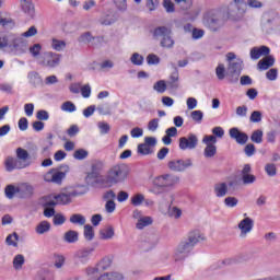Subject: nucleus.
Listing matches in <instances>:
<instances>
[{"label":"nucleus","mask_w":280,"mask_h":280,"mask_svg":"<svg viewBox=\"0 0 280 280\" xmlns=\"http://www.w3.org/2000/svg\"><path fill=\"white\" fill-rule=\"evenodd\" d=\"M100 237L102 240H113L115 237V230L113 228H105L100 230Z\"/></svg>","instance_id":"e433bc0d"},{"label":"nucleus","mask_w":280,"mask_h":280,"mask_svg":"<svg viewBox=\"0 0 280 280\" xmlns=\"http://www.w3.org/2000/svg\"><path fill=\"white\" fill-rule=\"evenodd\" d=\"M180 183V177L178 175L174 174H164L161 176H158L153 180V185L155 187H159L160 189H176V186Z\"/></svg>","instance_id":"423d86ee"},{"label":"nucleus","mask_w":280,"mask_h":280,"mask_svg":"<svg viewBox=\"0 0 280 280\" xmlns=\"http://www.w3.org/2000/svg\"><path fill=\"white\" fill-rule=\"evenodd\" d=\"M34 196V186L30 183H21L18 185V198L21 200H30Z\"/></svg>","instance_id":"2eb2a0df"},{"label":"nucleus","mask_w":280,"mask_h":280,"mask_svg":"<svg viewBox=\"0 0 280 280\" xmlns=\"http://www.w3.org/2000/svg\"><path fill=\"white\" fill-rule=\"evenodd\" d=\"M160 45L164 49H173L175 42H174V37H172V34H168L163 39H161Z\"/></svg>","instance_id":"473e14b6"},{"label":"nucleus","mask_w":280,"mask_h":280,"mask_svg":"<svg viewBox=\"0 0 280 280\" xmlns=\"http://www.w3.org/2000/svg\"><path fill=\"white\" fill-rule=\"evenodd\" d=\"M202 24L210 32H220L224 27V15L218 9H209L202 14Z\"/></svg>","instance_id":"f03ea898"},{"label":"nucleus","mask_w":280,"mask_h":280,"mask_svg":"<svg viewBox=\"0 0 280 280\" xmlns=\"http://www.w3.org/2000/svg\"><path fill=\"white\" fill-rule=\"evenodd\" d=\"M138 154H142V156H148V154H154V150L152 148L148 147V144L140 143L138 144Z\"/></svg>","instance_id":"a19ab883"},{"label":"nucleus","mask_w":280,"mask_h":280,"mask_svg":"<svg viewBox=\"0 0 280 280\" xmlns=\"http://www.w3.org/2000/svg\"><path fill=\"white\" fill-rule=\"evenodd\" d=\"M88 156H89V151L84 149H78L73 153V159H75L77 161H84V159H86Z\"/></svg>","instance_id":"09e8293b"},{"label":"nucleus","mask_w":280,"mask_h":280,"mask_svg":"<svg viewBox=\"0 0 280 280\" xmlns=\"http://www.w3.org/2000/svg\"><path fill=\"white\" fill-rule=\"evenodd\" d=\"M21 8L24 14H27L31 19H34L36 14V8L34 7V2L32 0H20Z\"/></svg>","instance_id":"4be33fe9"},{"label":"nucleus","mask_w":280,"mask_h":280,"mask_svg":"<svg viewBox=\"0 0 280 280\" xmlns=\"http://www.w3.org/2000/svg\"><path fill=\"white\" fill-rule=\"evenodd\" d=\"M115 209H117V203L114 200H107L105 203L106 213H115Z\"/></svg>","instance_id":"69168bd1"},{"label":"nucleus","mask_w":280,"mask_h":280,"mask_svg":"<svg viewBox=\"0 0 280 280\" xmlns=\"http://www.w3.org/2000/svg\"><path fill=\"white\" fill-rule=\"evenodd\" d=\"M128 178V165L116 164L113 165L105 175L106 184L112 187V185H119Z\"/></svg>","instance_id":"20e7f679"},{"label":"nucleus","mask_w":280,"mask_h":280,"mask_svg":"<svg viewBox=\"0 0 280 280\" xmlns=\"http://www.w3.org/2000/svg\"><path fill=\"white\" fill-rule=\"evenodd\" d=\"M51 231V223L49 221H42L37 224L35 232L37 235H45V233H49Z\"/></svg>","instance_id":"c756f323"},{"label":"nucleus","mask_w":280,"mask_h":280,"mask_svg":"<svg viewBox=\"0 0 280 280\" xmlns=\"http://www.w3.org/2000/svg\"><path fill=\"white\" fill-rule=\"evenodd\" d=\"M16 159H18V161H20V163H22V165H26L25 168L30 167V165H32V163L28 161L30 152H27V150H25L23 148L16 149Z\"/></svg>","instance_id":"b1692460"},{"label":"nucleus","mask_w":280,"mask_h":280,"mask_svg":"<svg viewBox=\"0 0 280 280\" xmlns=\"http://www.w3.org/2000/svg\"><path fill=\"white\" fill-rule=\"evenodd\" d=\"M244 152L247 156H255V152H256L255 144L253 143L246 144L244 148Z\"/></svg>","instance_id":"338daca9"},{"label":"nucleus","mask_w":280,"mask_h":280,"mask_svg":"<svg viewBox=\"0 0 280 280\" xmlns=\"http://www.w3.org/2000/svg\"><path fill=\"white\" fill-rule=\"evenodd\" d=\"M36 118L38 119V121H47L49 119V112L45 109H39L36 113Z\"/></svg>","instance_id":"e2e57ef3"},{"label":"nucleus","mask_w":280,"mask_h":280,"mask_svg":"<svg viewBox=\"0 0 280 280\" xmlns=\"http://www.w3.org/2000/svg\"><path fill=\"white\" fill-rule=\"evenodd\" d=\"M61 110H63V113H75V110H78V107H75V104H73V102L68 101L61 105Z\"/></svg>","instance_id":"49530a36"},{"label":"nucleus","mask_w":280,"mask_h":280,"mask_svg":"<svg viewBox=\"0 0 280 280\" xmlns=\"http://www.w3.org/2000/svg\"><path fill=\"white\" fill-rule=\"evenodd\" d=\"M143 202H145V196H143V194H136L131 197V205L133 207H141Z\"/></svg>","instance_id":"37998d69"},{"label":"nucleus","mask_w":280,"mask_h":280,"mask_svg":"<svg viewBox=\"0 0 280 280\" xmlns=\"http://www.w3.org/2000/svg\"><path fill=\"white\" fill-rule=\"evenodd\" d=\"M67 173H69V165L62 164L58 168H50L44 175V180L46 183H54L55 185H62V179L67 178Z\"/></svg>","instance_id":"39448f33"},{"label":"nucleus","mask_w":280,"mask_h":280,"mask_svg":"<svg viewBox=\"0 0 280 280\" xmlns=\"http://www.w3.org/2000/svg\"><path fill=\"white\" fill-rule=\"evenodd\" d=\"M50 45L55 51H63L67 48V42L56 38H52Z\"/></svg>","instance_id":"4c0bfd02"},{"label":"nucleus","mask_w":280,"mask_h":280,"mask_svg":"<svg viewBox=\"0 0 280 280\" xmlns=\"http://www.w3.org/2000/svg\"><path fill=\"white\" fill-rule=\"evenodd\" d=\"M188 244L195 248L197 244H200V242H203L205 235L200 233L198 230L190 231L187 235V238H185Z\"/></svg>","instance_id":"412c9836"},{"label":"nucleus","mask_w":280,"mask_h":280,"mask_svg":"<svg viewBox=\"0 0 280 280\" xmlns=\"http://www.w3.org/2000/svg\"><path fill=\"white\" fill-rule=\"evenodd\" d=\"M91 40H95V37H93V35L90 32L83 33L82 35H80V37L78 38L79 43H83V44H88L91 43Z\"/></svg>","instance_id":"603ef678"},{"label":"nucleus","mask_w":280,"mask_h":280,"mask_svg":"<svg viewBox=\"0 0 280 280\" xmlns=\"http://www.w3.org/2000/svg\"><path fill=\"white\" fill-rule=\"evenodd\" d=\"M255 226V221L248 217L243 219L238 223V229L241 231V237H246L250 231H253V228Z\"/></svg>","instance_id":"6ab92c4d"},{"label":"nucleus","mask_w":280,"mask_h":280,"mask_svg":"<svg viewBox=\"0 0 280 280\" xmlns=\"http://www.w3.org/2000/svg\"><path fill=\"white\" fill-rule=\"evenodd\" d=\"M265 172L270 177L277 176V165L272 163L266 164Z\"/></svg>","instance_id":"4d7b16f0"},{"label":"nucleus","mask_w":280,"mask_h":280,"mask_svg":"<svg viewBox=\"0 0 280 280\" xmlns=\"http://www.w3.org/2000/svg\"><path fill=\"white\" fill-rule=\"evenodd\" d=\"M278 75H279V70H277L276 68H271L266 73L267 80H270L271 82H275V80H277Z\"/></svg>","instance_id":"052dcab7"},{"label":"nucleus","mask_w":280,"mask_h":280,"mask_svg":"<svg viewBox=\"0 0 280 280\" xmlns=\"http://www.w3.org/2000/svg\"><path fill=\"white\" fill-rule=\"evenodd\" d=\"M253 143H264V131L261 129L254 130L250 136Z\"/></svg>","instance_id":"58836bf2"},{"label":"nucleus","mask_w":280,"mask_h":280,"mask_svg":"<svg viewBox=\"0 0 280 280\" xmlns=\"http://www.w3.org/2000/svg\"><path fill=\"white\" fill-rule=\"evenodd\" d=\"M147 62L148 65H159V62H161V59L159 58V56L150 54L147 57Z\"/></svg>","instance_id":"774afa93"},{"label":"nucleus","mask_w":280,"mask_h":280,"mask_svg":"<svg viewBox=\"0 0 280 280\" xmlns=\"http://www.w3.org/2000/svg\"><path fill=\"white\" fill-rule=\"evenodd\" d=\"M152 222H153V220L151 217H142L136 223V229H138V231H143V229H145V226H150V224H152Z\"/></svg>","instance_id":"2f4dec72"},{"label":"nucleus","mask_w":280,"mask_h":280,"mask_svg":"<svg viewBox=\"0 0 280 280\" xmlns=\"http://www.w3.org/2000/svg\"><path fill=\"white\" fill-rule=\"evenodd\" d=\"M190 117L196 124H202V119H205V113H202L200 109H197L190 113Z\"/></svg>","instance_id":"a18cd8bd"},{"label":"nucleus","mask_w":280,"mask_h":280,"mask_svg":"<svg viewBox=\"0 0 280 280\" xmlns=\"http://www.w3.org/2000/svg\"><path fill=\"white\" fill-rule=\"evenodd\" d=\"M42 49L43 46L40 44H34L30 47V54L33 56V58H38V56H40Z\"/></svg>","instance_id":"6e6d98bb"},{"label":"nucleus","mask_w":280,"mask_h":280,"mask_svg":"<svg viewBox=\"0 0 280 280\" xmlns=\"http://www.w3.org/2000/svg\"><path fill=\"white\" fill-rule=\"evenodd\" d=\"M28 84L34 89H38V86H43V77L37 71H31L27 73Z\"/></svg>","instance_id":"5701e85b"},{"label":"nucleus","mask_w":280,"mask_h":280,"mask_svg":"<svg viewBox=\"0 0 280 280\" xmlns=\"http://www.w3.org/2000/svg\"><path fill=\"white\" fill-rule=\"evenodd\" d=\"M109 262L102 260L96 267H89L86 269L88 280H124V276L119 272L104 273L100 276V270H106Z\"/></svg>","instance_id":"7ed1b4c3"},{"label":"nucleus","mask_w":280,"mask_h":280,"mask_svg":"<svg viewBox=\"0 0 280 280\" xmlns=\"http://www.w3.org/2000/svg\"><path fill=\"white\" fill-rule=\"evenodd\" d=\"M71 224H78L84 226L86 224V218L80 213H74L70 217Z\"/></svg>","instance_id":"72a5a7b5"},{"label":"nucleus","mask_w":280,"mask_h":280,"mask_svg":"<svg viewBox=\"0 0 280 280\" xmlns=\"http://www.w3.org/2000/svg\"><path fill=\"white\" fill-rule=\"evenodd\" d=\"M130 62H132L136 67H141V65H143V56H141L139 52H135L130 57Z\"/></svg>","instance_id":"8fccbe9b"},{"label":"nucleus","mask_w":280,"mask_h":280,"mask_svg":"<svg viewBox=\"0 0 280 280\" xmlns=\"http://www.w3.org/2000/svg\"><path fill=\"white\" fill-rule=\"evenodd\" d=\"M163 7L168 14L176 12V7L174 5V2H172V0H164Z\"/></svg>","instance_id":"13d9d810"},{"label":"nucleus","mask_w":280,"mask_h":280,"mask_svg":"<svg viewBox=\"0 0 280 280\" xmlns=\"http://www.w3.org/2000/svg\"><path fill=\"white\" fill-rule=\"evenodd\" d=\"M80 240V233L75 230H69L63 234V242L67 244H75Z\"/></svg>","instance_id":"a878e982"},{"label":"nucleus","mask_w":280,"mask_h":280,"mask_svg":"<svg viewBox=\"0 0 280 280\" xmlns=\"http://www.w3.org/2000/svg\"><path fill=\"white\" fill-rule=\"evenodd\" d=\"M191 250H194V247L184 238L174 250V261H185L188 255H191Z\"/></svg>","instance_id":"1a4fd4ad"},{"label":"nucleus","mask_w":280,"mask_h":280,"mask_svg":"<svg viewBox=\"0 0 280 280\" xmlns=\"http://www.w3.org/2000/svg\"><path fill=\"white\" fill-rule=\"evenodd\" d=\"M9 49L10 54L13 56H23L27 46H25V42L23 38L16 35H3L0 34V49Z\"/></svg>","instance_id":"f257e3e1"},{"label":"nucleus","mask_w":280,"mask_h":280,"mask_svg":"<svg viewBox=\"0 0 280 280\" xmlns=\"http://www.w3.org/2000/svg\"><path fill=\"white\" fill-rule=\"evenodd\" d=\"M262 119V114L259 110H254L249 116L250 124H259Z\"/></svg>","instance_id":"3c124183"},{"label":"nucleus","mask_w":280,"mask_h":280,"mask_svg":"<svg viewBox=\"0 0 280 280\" xmlns=\"http://www.w3.org/2000/svg\"><path fill=\"white\" fill-rule=\"evenodd\" d=\"M78 196V191L63 190L57 195H54V199L57 200L58 205H71L72 199Z\"/></svg>","instance_id":"f3484780"},{"label":"nucleus","mask_w":280,"mask_h":280,"mask_svg":"<svg viewBox=\"0 0 280 280\" xmlns=\"http://www.w3.org/2000/svg\"><path fill=\"white\" fill-rule=\"evenodd\" d=\"M106 167V162L104 160H93L91 162V171L88 173V180H93V178H98Z\"/></svg>","instance_id":"f8f14e48"},{"label":"nucleus","mask_w":280,"mask_h":280,"mask_svg":"<svg viewBox=\"0 0 280 280\" xmlns=\"http://www.w3.org/2000/svg\"><path fill=\"white\" fill-rule=\"evenodd\" d=\"M18 186H14V185H8L5 188H4V194L7 196V198H9V200H12V198H14V196L16 198H19V191H18Z\"/></svg>","instance_id":"f704fd0d"},{"label":"nucleus","mask_w":280,"mask_h":280,"mask_svg":"<svg viewBox=\"0 0 280 280\" xmlns=\"http://www.w3.org/2000/svg\"><path fill=\"white\" fill-rule=\"evenodd\" d=\"M25 164L20 163L16 158L8 156L4 161L7 172H14V170H25Z\"/></svg>","instance_id":"aec40b11"},{"label":"nucleus","mask_w":280,"mask_h":280,"mask_svg":"<svg viewBox=\"0 0 280 280\" xmlns=\"http://www.w3.org/2000/svg\"><path fill=\"white\" fill-rule=\"evenodd\" d=\"M168 34H172V30H170L167 26H158L153 30V38L156 40H163Z\"/></svg>","instance_id":"393cba45"},{"label":"nucleus","mask_w":280,"mask_h":280,"mask_svg":"<svg viewBox=\"0 0 280 280\" xmlns=\"http://www.w3.org/2000/svg\"><path fill=\"white\" fill-rule=\"evenodd\" d=\"M243 65L244 62L240 59L229 63L226 79L229 80L230 84H237V82H240Z\"/></svg>","instance_id":"0eeeda50"},{"label":"nucleus","mask_w":280,"mask_h":280,"mask_svg":"<svg viewBox=\"0 0 280 280\" xmlns=\"http://www.w3.org/2000/svg\"><path fill=\"white\" fill-rule=\"evenodd\" d=\"M241 182L242 185H255L257 183V176L253 174V166L250 164H244L241 170Z\"/></svg>","instance_id":"9b49d317"},{"label":"nucleus","mask_w":280,"mask_h":280,"mask_svg":"<svg viewBox=\"0 0 280 280\" xmlns=\"http://www.w3.org/2000/svg\"><path fill=\"white\" fill-rule=\"evenodd\" d=\"M83 236L86 242H93L95 240V230H93V225L85 224L83 228Z\"/></svg>","instance_id":"7c9ffc66"},{"label":"nucleus","mask_w":280,"mask_h":280,"mask_svg":"<svg viewBox=\"0 0 280 280\" xmlns=\"http://www.w3.org/2000/svg\"><path fill=\"white\" fill-rule=\"evenodd\" d=\"M65 222H67V219L65 218V215H62V214L54 215L52 223L55 224V226H62V224H65Z\"/></svg>","instance_id":"0e129e2a"},{"label":"nucleus","mask_w":280,"mask_h":280,"mask_svg":"<svg viewBox=\"0 0 280 280\" xmlns=\"http://www.w3.org/2000/svg\"><path fill=\"white\" fill-rule=\"evenodd\" d=\"M215 154H218V147H215V144H206L203 156H206V159H213Z\"/></svg>","instance_id":"c9c22d12"},{"label":"nucleus","mask_w":280,"mask_h":280,"mask_svg":"<svg viewBox=\"0 0 280 280\" xmlns=\"http://www.w3.org/2000/svg\"><path fill=\"white\" fill-rule=\"evenodd\" d=\"M95 252L94 247H84L74 253V261L83 266L89 264L91 255Z\"/></svg>","instance_id":"ddd939ff"},{"label":"nucleus","mask_w":280,"mask_h":280,"mask_svg":"<svg viewBox=\"0 0 280 280\" xmlns=\"http://www.w3.org/2000/svg\"><path fill=\"white\" fill-rule=\"evenodd\" d=\"M231 139H234L238 145H246L248 143V136L246 132L241 131L237 127H233L229 130Z\"/></svg>","instance_id":"a211bd4d"},{"label":"nucleus","mask_w":280,"mask_h":280,"mask_svg":"<svg viewBox=\"0 0 280 280\" xmlns=\"http://www.w3.org/2000/svg\"><path fill=\"white\" fill-rule=\"evenodd\" d=\"M214 194L217 198H224L229 194V185L226 183H218L214 185Z\"/></svg>","instance_id":"bb28decb"},{"label":"nucleus","mask_w":280,"mask_h":280,"mask_svg":"<svg viewBox=\"0 0 280 280\" xmlns=\"http://www.w3.org/2000/svg\"><path fill=\"white\" fill-rule=\"evenodd\" d=\"M202 143H205L206 145H215V143H218V138L213 135L205 136L202 139Z\"/></svg>","instance_id":"680f3d73"},{"label":"nucleus","mask_w":280,"mask_h":280,"mask_svg":"<svg viewBox=\"0 0 280 280\" xmlns=\"http://www.w3.org/2000/svg\"><path fill=\"white\" fill-rule=\"evenodd\" d=\"M153 90L156 91V93H165V91H167V83H165L164 80H160L154 83Z\"/></svg>","instance_id":"de8ad7c7"},{"label":"nucleus","mask_w":280,"mask_h":280,"mask_svg":"<svg viewBox=\"0 0 280 280\" xmlns=\"http://www.w3.org/2000/svg\"><path fill=\"white\" fill-rule=\"evenodd\" d=\"M246 12V1L232 0L228 7V14L234 16V14H244Z\"/></svg>","instance_id":"dca6fc26"},{"label":"nucleus","mask_w":280,"mask_h":280,"mask_svg":"<svg viewBox=\"0 0 280 280\" xmlns=\"http://www.w3.org/2000/svg\"><path fill=\"white\" fill-rule=\"evenodd\" d=\"M198 148V136L189 133L188 137L179 138V150H196Z\"/></svg>","instance_id":"4468645a"},{"label":"nucleus","mask_w":280,"mask_h":280,"mask_svg":"<svg viewBox=\"0 0 280 280\" xmlns=\"http://www.w3.org/2000/svg\"><path fill=\"white\" fill-rule=\"evenodd\" d=\"M270 67H275V58L272 55L266 56L262 60L258 62V68L261 71H266L270 69Z\"/></svg>","instance_id":"cd10ccee"},{"label":"nucleus","mask_w":280,"mask_h":280,"mask_svg":"<svg viewBox=\"0 0 280 280\" xmlns=\"http://www.w3.org/2000/svg\"><path fill=\"white\" fill-rule=\"evenodd\" d=\"M226 69L224 68L223 63H220L215 69V74L218 80H224L226 78Z\"/></svg>","instance_id":"5fc2aeb1"},{"label":"nucleus","mask_w":280,"mask_h":280,"mask_svg":"<svg viewBox=\"0 0 280 280\" xmlns=\"http://www.w3.org/2000/svg\"><path fill=\"white\" fill-rule=\"evenodd\" d=\"M238 203H240V200L235 197H226L224 199L225 207H229L230 209L237 207Z\"/></svg>","instance_id":"864d4df0"},{"label":"nucleus","mask_w":280,"mask_h":280,"mask_svg":"<svg viewBox=\"0 0 280 280\" xmlns=\"http://www.w3.org/2000/svg\"><path fill=\"white\" fill-rule=\"evenodd\" d=\"M192 166L194 162L191 161V159L171 160L167 163V167L168 170H171V172H185V170H189V167Z\"/></svg>","instance_id":"9d476101"},{"label":"nucleus","mask_w":280,"mask_h":280,"mask_svg":"<svg viewBox=\"0 0 280 280\" xmlns=\"http://www.w3.org/2000/svg\"><path fill=\"white\" fill-rule=\"evenodd\" d=\"M114 3L119 12H126V10H128L126 0H114Z\"/></svg>","instance_id":"bf43d9fd"},{"label":"nucleus","mask_w":280,"mask_h":280,"mask_svg":"<svg viewBox=\"0 0 280 280\" xmlns=\"http://www.w3.org/2000/svg\"><path fill=\"white\" fill-rule=\"evenodd\" d=\"M171 67L174 69V72L170 77L168 86L170 89H178V68L175 63H171Z\"/></svg>","instance_id":"c85d7f7f"},{"label":"nucleus","mask_w":280,"mask_h":280,"mask_svg":"<svg viewBox=\"0 0 280 280\" xmlns=\"http://www.w3.org/2000/svg\"><path fill=\"white\" fill-rule=\"evenodd\" d=\"M16 242H19V234L16 232L8 235L5 238V244L8 246H14V248H16V246H19V243H16Z\"/></svg>","instance_id":"c03bdc74"},{"label":"nucleus","mask_w":280,"mask_h":280,"mask_svg":"<svg viewBox=\"0 0 280 280\" xmlns=\"http://www.w3.org/2000/svg\"><path fill=\"white\" fill-rule=\"evenodd\" d=\"M23 264H25V256L18 254L14 258H13V268L15 270H21L23 268Z\"/></svg>","instance_id":"79ce46f5"},{"label":"nucleus","mask_w":280,"mask_h":280,"mask_svg":"<svg viewBox=\"0 0 280 280\" xmlns=\"http://www.w3.org/2000/svg\"><path fill=\"white\" fill-rule=\"evenodd\" d=\"M62 60V55L54 51L44 52V55L39 58V63L42 67H47V69H56V67H60V62Z\"/></svg>","instance_id":"6e6552de"},{"label":"nucleus","mask_w":280,"mask_h":280,"mask_svg":"<svg viewBox=\"0 0 280 280\" xmlns=\"http://www.w3.org/2000/svg\"><path fill=\"white\" fill-rule=\"evenodd\" d=\"M58 205V200L54 198V195H48L43 198L42 207H52L55 208Z\"/></svg>","instance_id":"ea45409f"}]
</instances>
